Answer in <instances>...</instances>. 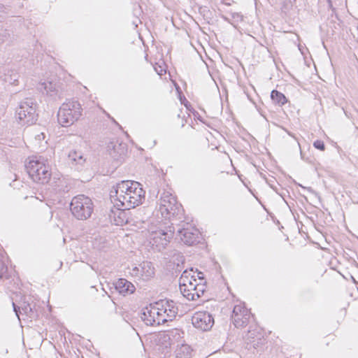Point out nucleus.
Wrapping results in <instances>:
<instances>
[{
	"instance_id": "nucleus-23",
	"label": "nucleus",
	"mask_w": 358,
	"mask_h": 358,
	"mask_svg": "<svg viewBox=\"0 0 358 358\" xmlns=\"http://www.w3.org/2000/svg\"><path fill=\"white\" fill-rule=\"evenodd\" d=\"M197 282H198L197 280L194 277L192 279V280L190 282V283L186 285V287H184V288L181 287L182 294L188 300H190V298H191L190 296L192 294V291H194Z\"/></svg>"
},
{
	"instance_id": "nucleus-33",
	"label": "nucleus",
	"mask_w": 358,
	"mask_h": 358,
	"mask_svg": "<svg viewBox=\"0 0 358 358\" xmlns=\"http://www.w3.org/2000/svg\"><path fill=\"white\" fill-rule=\"evenodd\" d=\"M108 306L110 308H115V302H113L112 300H110V299L108 300Z\"/></svg>"
},
{
	"instance_id": "nucleus-16",
	"label": "nucleus",
	"mask_w": 358,
	"mask_h": 358,
	"mask_svg": "<svg viewBox=\"0 0 358 358\" xmlns=\"http://www.w3.org/2000/svg\"><path fill=\"white\" fill-rule=\"evenodd\" d=\"M12 304L13 307V310L19 320V314L22 313H23L29 317H33L34 316L33 306H31L29 301L26 300L25 297L24 298L23 301L20 302V306H17L14 302H13Z\"/></svg>"
},
{
	"instance_id": "nucleus-32",
	"label": "nucleus",
	"mask_w": 358,
	"mask_h": 358,
	"mask_svg": "<svg viewBox=\"0 0 358 358\" xmlns=\"http://www.w3.org/2000/svg\"><path fill=\"white\" fill-rule=\"evenodd\" d=\"M6 268L1 265V268L0 270V278H3L5 276V273L6 271Z\"/></svg>"
},
{
	"instance_id": "nucleus-26",
	"label": "nucleus",
	"mask_w": 358,
	"mask_h": 358,
	"mask_svg": "<svg viewBox=\"0 0 358 358\" xmlns=\"http://www.w3.org/2000/svg\"><path fill=\"white\" fill-rule=\"evenodd\" d=\"M262 334L257 331L256 329L249 330L245 334L244 338L247 342V344L249 345L250 342H255V339L257 337V335H261Z\"/></svg>"
},
{
	"instance_id": "nucleus-24",
	"label": "nucleus",
	"mask_w": 358,
	"mask_h": 358,
	"mask_svg": "<svg viewBox=\"0 0 358 358\" xmlns=\"http://www.w3.org/2000/svg\"><path fill=\"white\" fill-rule=\"evenodd\" d=\"M272 101L279 106H282L287 102L286 96L278 90H273L271 93Z\"/></svg>"
},
{
	"instance_id": "nucleus-28",
	"label": "nucleus",
	"mask_w": 358,
	"mask_h": 358,
	"mask_svg": "<svg viewBox=\"0 0 358 358\" xmlns=\"http://www.w3.org/2000/svg\"><path fill=\"white\" fill-rule=\"evenodd\" d=\"M13 38L12 34L8 30H3L0 34V40L3 42L11 41Z\"/></svg>"
},
{
	"instance_id": "nucleus-9",
	"label": "nucleus",
	"mask_w": 358,
	"mask_h": 358,
	"mask_svg": "<svg viewBox=\"0 0 358 358\" xmlns=\"http://www.w3.org/2000/svg\"><path fill=\"white\" fill-rule=\"evenodd\" d=\"M250 316V310L245 308L244 303H240L234 306L231 319L236 328H241L248 324Z\"/></svg>"
},
{
	"instance_id": "nucleus-15",
	"label": "nucleus",
	"mask_w": 358,
	"mask_h": 358,
	"mask_svg": "<svg viewBox=\"0 0 358 358\" xmlns=\"http://www.w3.org/2000/svg\"><path fill=\"white\" fill-rule=\"evenodd\" d=\"M40 90L43 92H45L48 96L52 97L54 100L62 98L59 87L55 83L51 81L42 83Z\"/></svg>"
},
{
	"instance_id": "nucleus-12",
	"label": "nucleus",
	"mask_w": 358,
	"mask_h": 358,
	"mask_svg": "<svg viewBox=\"0 0 358 358\" xmlns=\"http://www.w3.org/2000/svg\"><path fill=\"white\" fill-rule=\"evenodd\" d=\"M192 323L197 329L202 331H208L212 328L214 324V319L209 313L199 311L192 316Z\"/></svg>"
},
{
	"instance_id": "nucleus-14",
	"label": "nucleus",
	"mask_w": 358,
	"mask_h": 358,
	"mask_svg": "<svg viewBox=\"0 0 358 358\" xmlns=\"http://www.w3.org/2000/svg\"><path fill=\"white\" fill-rule=\"evenodd\" d=\"M107 150L109 155L115 160H120L126 155L127 152V145L124 143L119 142L118 141H113L108 143Z\"/></svg>"
},
{
	"instance_id": "nucleus-3",
	"label": "nucleus",
	"mask_w": 358,
	"mask_h": 358,
	"mask_svg": "<svg viewBox=\"0 0 358 358\" xmlns=\"http://www.w3.org/2000/svg\"><path fill=\"white\" fill-rule=\"evenodd\" d=\"M26 170L29 177L36 182L45 184L50 179L51 171L48 165L45 164L43 159L37 157L29 159L25 164Z\"/></svg>"
},
{
	"instance_id": "nucleus-20",
	"label": "nucleus",
	"mask_w": 358,
	"mask_h": 358,
	"mask_svg": "<svg viewBox=\"0 0 358 358\" xmlns=\"http://www.w3.org/2000/svg\"><path fill=\"white\" fill-rule=\"evenodd\" d=\"M21 76L17 70H8L4 75V81L9 85H18Z\"/></svg>"
},
{
	"instance_id": "nucleus-18",
	"label": "nucleus",
	"mask_w": 358,
	"mask_h": 358,
	"mask_svg": "<svg viewBox=\"0 0 358 358\" xmlns=\"http://www.w3.org/2000/svg\"><path fill=\"white\" fill-rule=\"evenodd\" d=\"M140 266V278L147 280L150 278L152 277L155 274V268L152 266L151 262H143L141 264Z\"/></svg>"
},
{
	"instance_id": "nucleus-21",
	"label": "nucleus",
	"mask_w": 358,
	"mask_h": 358,
	"mask_svg": "<svg viewBox=\"0 0 358 358\" xmlns=\"http://www.w3.org/2000/svg\"><path fill=\"white\" fill-rule=\"evenodd\" d=\"M193 271V268H191L190 271H188L187 270L184 271L182 273L180 280H179V287L180 290L181 291V287H186V285L190 283L192 279L195 277L194 273L191 275V272Z\"/></svg>"
},
{
	"instance_id": "nucleus-2",
	"label": "nucleus",
	"mask_w": 358,
	"mask_h": 358,
	"mask_svg": "<svg viewBox=\"0 0 358 358\" xmlns=\"http://www.w3.org/2000/svg\"><path fill=\"white\" fill-rule=\"evenodd\" d=\"M158 210L162 217L170 219L171 217H178L181 219L183 215V209L181 204L178 203L176 197L169 190H164L157 202Z\"/></svg>"
},
{
	"instance_id": "nucleus-19",
	"label": "nucleus",
	"mask_w": 358,
	"mask_h": 358,
	"mask_svg": "<svg viewBox=\"0 0 358 358\" xmlns=\"http://www.w3.org/2000/svg\"><path fill=\"white\" fill-rule=\"evenodd\" d=\"M68 158L69 164L72 166H82L86 161V158L80 151H71L69 153Z\"/></svg>"
},
{
	"instance_id": "nucleus-11",
	"label": "nucleus",
	"mask_w": 358,
	"mask_h": 358,
	"mask_svg": "<svg viewBox=\"0 0 358 358\" xmlns=\"http://www.w3.org/2000/svg\"><path fill=\"white\" fill-rule=\"evenodd\" d=\"M156 306L159 314L166 318V322L172 321L178 314V308L173 300H161L156 303Z\"/></svg>"
},
{
	"instance_id": "nucleus-30",
	"label": "nucleus",
	"mask_w": 358,
	"mask_h": 358,
	"mask_svg": "<svg viewBox=\"0 0 358 358\" xmlns=\"http://www.w3.org/2000/svg\"><path fill=\"white\" fill-rule=\"evenodd\" d=\"M131 275L135 277L140 278L139 273H140V266H134L131 271L130 272Z\"/></svg>"
},
{
	"instance_id": "nucleus-35",
	"label": "nucleus",
	"mask_w": 358,
	"mask_h": 358,
	"mask_svg": "<svg viewBox=\"0 0 358 358\" xmlns=\"http://www.w3.org/2000/svg\"><path fill=\"white\" fill-rule=\"evenodd\" d=\"M327 3H328V6L330 8H332L333 6H332V2L331 0H327Z\"/></svg>"
},
{
	"instance_id": "nucleus-38",
	"label": "nucleus",
	"mask_w": 358,
	"mask_h": 358,
	"mask_svg": "<svg viewBox=\"0 0 358 358\" xmlns=\"http://www.w3.org/2000/svg\"><path fill=\"white\" fill-rule=\"evenodd\" d=\"M180 259H181V261L182 262L183 261V256H180Z\"/></svg>"
},
{
	"instance_id": "nucleus-25",
	"label": "nucleus",
	"mask_w": 358,
	"mask_h": 358,
	"mask_svg": "<svg viewBox=\"0 0 358 358\" xmlns=\"http://www.w3.org/2000/svg\"><path fill=\"white\" fill-rule=\"evenodd\" d=\"M206 289V281L197 282L194 289L195 293H192L190 300L194 301L200 298L204 294Z\"/></svg>"
},
{
	"instance_id": "nucleus-34",
	"label": "nucleus",
	"mask_w": 358,
	"mask_h": 358,
	"mask_svg": "<svg viewBox=\"0 0 358 358\" xmlns=\"http://www.w3.org/2000/svg\"><path fill=\"white\" fill-rule=\"evenodd\" d=\"M36 138H37L38 141L44 140L45 134L43 133H41L40 134L36 136Z\"/></svg>"
},
{
	"instance_id": "nucleus-22",
	"label": "nucleus",
	"mask_w": 358,
	"mask_h": 358,
	"mask_svg": "<svg viewBox=\"0 0 358 358\" xmlns=\"http://www.w3.org/2000/svg\"><path fill=\"white\" fill-rule=\"evenodd\" d=\"M192 350L188 345L182 344L176 350V358H191Z\"/></svg>"
},
{
	"instance_id": "nucleus-5",
	"label": "nucleus",
	"mask_w": 358,
	"mask_h": 358,
	"mask_svg": "<svg viewBox=\"0 0 358 358\" xmlns=\"http://www.w3.org/2000/svg\"><path fill=\"white\" fill-rule=\"evenodd\" d=\"M70 210L76 219L85 220L92 215L94 210L93 202L90 197L84 194H79L72 199Z\"/></svg>"
},
{
	"instance_id": "nucleus-4",
	"label": "nucleus",
	"mask_w": 358,
	"mask_h": 358,
	"mask_svg": "<svg viewBox=\"0 0 358 358\" xmlns=\"http://www.w3.org/2000/svg\"><path fill=\"white\" fill-rule=\"evenodd\" d=\"M82 115L80 103L75 100H69L59 108L57 117L62 127H69L76 122Z\"/></svg>"
},
{
	"instance_id": "nucleus-29",
	"label": "nucleus",
	"mask_w": 358,
	"mask_h": 358,
	"mask_svg": "<svg viewBox=\"0 0 358 358\" xmlns=\"http://www.w3.org/2000/svg\"><path fill=\"white\" fill-rule=\"evenodd\" d=\"M313 146L320 150H324L325 149V145H324V143L322 141H320V140H317L315 141L314 143H313Z\"/></svg>"
},
{
	"instance_id": "nucleus-17",
	"label": "nucleus",
	"mask_w": 358,
	"mask_h": 358,
	"mask_svg": "<svg viewBox=\"0 0 358 358\" xmlns=\"http://www.w3.org/2000/svg\"><path fill=\"white\" fill-rule=\"evenodd\" d=\"M116 290L121 294L126 295L134 292L135 286L124 278H120L115 283Z\"/></svg>"
},
{
	"instance_id": "nucleus-10",
	"label": "nucleus",
	"mask_w": 358,
	"mask_h": 358,
	"mask_svg": "<svg viewBox=\"0 0 358 358\" xmlns=\"http://www.w3.org/2000/svg\"><path fill=\"white\" fill-rule=\"evenodd\" d=\"M141 318L148 326H159L166 322V318H163L162 314H159L156 304L144 308Z\"/></svg>"
},
{
	"instance_id": "nucleus-1",
	"label": "nucleus",
	"mask_w": 358,
	"mask_h": 358,
	"mask_svg": "<svg viewBox=\"0 0 358 358\" xmlns=\"http://www.w3.org/2000/svg\"><path fill=\"white\" fill-rule=\"evenodd\" d=\"M110 197L118 209L129 210L143 203L145 191L136 181L122 180L113 187Z\"/></svg>"
},
{
	"instance_id": "nucleus-8",
	"label": "nucleus",
	"mask_w": 358,
	"mask_h": 358,
	"mask_svg": "<svg viewBox=\"0 0 358 358\" xmlns=\"http://www.w3.org/2000/svg\"><path fill=\"white\" fill-rule=\"evenodd\" d=\"M176 335L180 337V330L177 329L170 333L161 332L157 335L155 351L159 354V358H165L170 352L171 336Z\"/></svg>"
},
{
	"instance_id": "nucleus-36",
	"label": "nucleus",
	"mask_w": 358,
	"mask_h": 358,
	"mask_svg": "<svg viewBox=\"0 0 358 358\" xmlns=\"http://www.w3.org/2000/svg\"><path fill=\"white\" fill-rule=\"evenodd\" d=\"M287 134H288L290 136H292V137H293V138H295V136H294L292 133H290V132H289V131H287Z\"/></svg>"
},
{
	"instance_id": "nucleus-7",
	"label": "nucleus",
	"mask_w": 358,
	"mask_h": 358,
	"mask_svg": "<svg viewBox=\"0 0 358 358\" xmlns=\"http://www.w3.org/2000/svg\"><path fill=\"white\" fill-rule=\"evenodd\" d=\"M149 239L152 248L157 251L164 250L173 238L174 231L171 229L151 227L149 229Z\"/></svg>"
},
{
	"instance_id": "nucleus-13",
	"label": "nucleus",
	"mask_w": 358,
	"mask_h": 358,
	"mask_svg": "<svg viewBox=\"0 0 358 358\" xmlns=\"http://www.w3.org/2000/svg\"><path fill=\"white\" fill-rule=\"evenodd\" d=\"M178 236L181 241L188 245H192L198 242L199 232L195 227L185 223L182 228L178 230Z\"/></svg>"
},
{
	"instance_id": "nucleus-31",
	"label": "nucleus",
	"mask_w": 358,
	"mask_h": 358,
	"mask_svg": "<svg viewBox=\"0 0 358 358\" xmlns=\"http://www.w3.org/2000/svg\"><path fill=\"white\" fill-rule=\"evenodd\" d=\"M194 273H196V275H195V278H196L197 281L198 280H199L200 282L205 281L204 275L202 272L199 271L197 269H196V271Z\"/></svg>"
},
{
	"instance_id": "nucleus-27",
	"label": "nucleus",
	"mask_w": 358,
	"mask_h": 358,
	"mask_svg": "<svg viewBox=\"0 0 358 358\" xmlns=\"http://www.w3.org/2000/svg\"><path fill=\"white\" fill-rule=\"evenodd\" d=\"M264 342H265V338H264L262 334L257 335V337L255 339V342H250L249 343V345H250L249 348L252 347L255 349H257L258 348L263 345L264 344Z\"/></svg>"
},
{
	"instance_id": "nucleus-37",
	"label": "nucleus",
	"mask_w": 358,
	"mask_h": 358,
	"mask_svg": "<svg viewBox=\"0 0 358 358\" xmlns=\"http://www.w3.org/2000/svg\"><path fill=\"white\" fill-rule=\"evenodd\" d=\"M287 134H288L290 136H292V137H293V138H295V136H294L292 133H290V132H289V131H287Z\"/></svg>"
},
{
	"instance_id": "nucleus-6",
	"label": "nucleus",
	"mask_w": 358,
	"mask_h": 358,
	"mask_svg": "<svg viewBox=\"0 0 358 358\" xmlns=\"http://www.w3.org/2000/svg\"><path fill=\"white\" fill-rule=\"evenodd\" d=\"M36 103L33 98L28 97L20 101L16 110V117L23 124H32L36 120Z\"/></svg>"
}]
</instances>
